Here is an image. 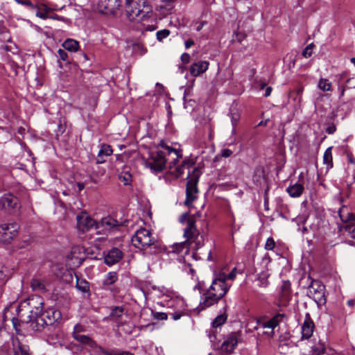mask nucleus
<instances>
[{
  "mask_svg": "<svg viewBox=\"0 0 355 355\" xmlns=\"http://www.w3.org/2000/svg\"><path fill=\"white\" fill-rule=\"evenodd\" d=\"M13 355H32L28 346L20 343L18 340L13 341Z\"/></svg>",
  "mask_w": 355,
  "mask_h": 355,
  "instance_id": "5701e85b",
  "label": "nucleus"
},
{
  "mask_svg": "<svg viewBox=\"0 0 355 355\" xmlns=\"http://www.w3.org/2000/svg\"><path fill=\"white\" fill-rule=\"evenodd\" d=\"M0 205L6 210L16 209L19 207V200L10 193L5 194L0 198Z\"/></svg>",
  "mask_w": 355,
  "mask_h": 355,
  "instance_id": "dca6fc26",
  "label": "nucleus"
},
{
  "mask_svg": "<svg viewBox=\"0 0 355 355\" xmlns=\"http://www.w3.org/2000/svg\"><path fill=\"white\" fill-rule=\"evenodd\" d=\"M271 259L268 254H266L262 259V263L266 265L268 264L270 262Z\"/></svg>",
  "mask_w": 355,
  "mask_h": 355,
  "instance_id": "603ef678",
  "label": "nucleus"
},
{
  "mask_svg": "<svg viewBox=\"0 0 355 355\" xmlns=\"http://www.w3.org/2000/svg\"><path fill=\"white\" fill-rule=\"evenodd\" d=\"M4 279H5V275H4V272L3 271L2 267L0 266V282L3 281Z\"/></svg>",
  "mask_w": 355,
  "mask_h": 355,
  "instance_id": "4d7b16f0",
  "label": "nucleus"
},
{
  "mask_svg": "<svg viewBox=\"0 0 355 355\" xmlns=\"http://www.w3.org/2000/svg\"><path fill=\"white\" fill-rule=\"evenodd\" d=\"M97 8L100 12L114 15L121 8V0H99Z\"/></svg>",
  "mask_w": 355,
  "mask_h": 355,
  "instance_id": "ddd939ff",
  "label": "nucleus"
},
{
  "mask_svg": "<svg viewBox=\"0 0 355 355\" xmlns=\"http://www.w3.org/2000/svg\"><path fill=\"white\" fill-rule=\"evenodd\" d=\"M16 1L21 5L28 6L31 9H35L36 7L32 3L30 0H16Z\"/></svg>",
  "mask_w": 355,
  "mask_h": 355,
  "instance_id": "c03bdc74",
  "label": "nucleus"
},
{
  "mask_svg": "<svg viewBox=\"0 0 355 355\" xmlns=\"http://www.w3.org/2000/svg\"><path fill=\"white\" fill-rule=\"evenodd\" d=\"M123 309L121 307L116 306L112 309L110 315L112 317L119 318L122 315Z\"/></svg>",
  "mask_w": 355,
  "mask_h": 355,
  "instance_id": "79ce46f5",
  "label": "nucleus"
},
{
  "mask_svg": "<svg viewBox=\"0 0 355 355\" xmlns=\"http://www.w3.org/2000/svg\"><path fill=\"white\" fill-rule=\"evenodd\" d=\"M236 274H237V270H236V268H234L232 269V270L231 271V272L230 274L226 275L225 282H227V280L233 281L236 278Z\"/></svg>",
  "mask_w": 355,
  "mask_h": 355,
  "instance_id": "a18cd8bd",
  "label": "nucleus"
},
{
  "mask_svg": "<svg viewBox=\"0 0 355 355\" xmlns=\"http://www.w3.org/2000/svg\"><path fill=\"white\" fill-rule=\"evenodd\" d=\"M194 44V42L192 40H188L185 41L184 46L186 49H189L191 46Z\"/></svg>",
  "mask_w": 355,
  "mask_h": 355,
  "instance_id": "864d4df0",
  "label": "nucleus"
},
{
  "mask_svg": "<svg viewBox=\"0 0 355 355\" xmlns=\"http://www.w3.org/2000/svg\"><path fill=\"white\" fill-rule=\"evenodd\" d=\"M284 317V314L278 313L269 320L263 322V327L264 328H269L273 330L279 324V322L282 321Z\"/></svg>",
  "mask_w": 355,
  "mask_h": 355,
  "instance_id": "b1692460",
  "label": "nucleus"
},
{
  "mask_svg": "<svg viewBox=\"0 0 355 355\" xmlns=\"http://www.w3.org/2000/svg\"><path fill=\"white\" fill-rule=\"evenodd\" d=\"M113 153L112 148L110 145L103 144L98 153L96 157L97 164H103L105 162V157L111 155Z\"/></svg>",
  "mask_w": 355,
  "mask_h": 355,
  "instance_id": "412c9836",
  "label": "nucleus"
},
{
  "mask_svg": "<svg viewBox=\"0 0 355 355\" xmlns=\"http://www.w3.org/2000/svg\"><path fill=\"white\" fill-rule=\"evenodd\" d=\"M72 337L77 342H78L83 345H87L92 349H94V348L99 349V347H101L100 346H98L94 340H93L90 337H89L88 336L84 335L83 334L76 335Z\"/></svg>",
  "mask_w": 355,
  "mask_h": 355,
  "instance_id": "4be33fe9",
  "label": "nucleus"
},
{
  "mask_svg": "<svg viewBox=\"0 0 355 355\" xmlns=\"http://www.w3.org/2000/svg\"><path fill=\"white\" fill-rule=\"evenodd\" d=\"M271 92H272V87H266V91H265L264 96H266V97L269 96L270 95V94H271Z\"/></svg>",
  "mask_w": 355,
  "mask_h": 355,
  "instance_id": "6e6d98bb",
  "label": "nucleus"
},
{
  "mask_svg": "<svg viewBox=\"0 0 355 355\" xmlns=\"http://www.w3.org/2000/svg\"><path fill=\"white\" fill-rule=\"evenodd\" d=\"M239 336V332H232L224 337L223 343L217 348L220 355L232 354L238 345Z\"/></svg>",
  "mask_w": 355,
  "mask_h": 355,
  "instance_id": "9d476101",
  "label": "nucleus"
},
{
  "mask_svg": "<svg viewBox=\"0 0 355 355\" xmlns=\"http://www.w3.org/2000/svg\"><path fill=\"white\" fill-rule=\"evenodd\" d=\"M269 274L267 272H262L259 275L258 280L259 281V286L266 287L268 284V278L269 277Z\"/></svg>",
  "mask_w": 355,
  "mask_h": 355,
  "instance_id": "c9c22d12",
  "label": "nucleus"
},
{
  "mask_svg": "<svg viewBox=\"0 0 355 355\" xmlns=\"http://www.w3.org/2000/svg\"><path fill=\"white\" fill-rule=\"evenodd\" d=\"M76 288L83 293L89 291V283L83 279H77Z\"/></svg>",
  "mask_w": 355,
  "mask_h": 355,
  "instance_id": "7c9ffc66",
  "label": "nucleus"
},
{
  "mask_svg": "<svg viewBox=\"0 0 355 355\" xmlns=\"http://www.w3.org/2000/svg\"><path fill=\"white\" fill-rule=\"evenodd\" d=\"M304 187L300 184H295L287 188V192L293 198L299 197L302 195Z\"/></svg>",
  "mask_w": 355,
  "mask_h": 355,
  "instance_id": "a878e982",
  "label": "nucleus"
},
{
  "mask_svg": "<svg viewBox=\"0 0 355 355\" xmlns=\"http://www.w3.org/2000/svg\"><path fill=\"white\" fill-rule=\"evenodd\" d=\"M314 329V324L311 320L309 315L306 314V318L302 325V338L301 342L311 338Z\"/></svg>",
  "mask_w": 355,
  "mask_h": 355,
  "instance_id": "f3484780",
  "label": "nucleus"
},
{
  "mask_svg": "<svg viewBox=\"0 0 355 355\" xmlns=\"http://www.w3.org/2000/svg\"><path fill=\"white\" fill-rule=\"evenodd\" d=\"M180 158L175 162V164L171 160L169 162V172L175 178L180 177L185 170L188 171V181L187 182L186 189V200L185 205H190L196 200L198 193L197 184L200 175V170L193 166L194 163L190 159H184L180 164H178Z\"/></svg>",
  "mask_w": 355,
  "mask_h": 355,
  "instance_id": "f257e3e1",
  "label": "nucleus"
},
{
  "mask_svg": "<svg viewBox=\"0 0 355 355\" xmlns=\"http://www.w3.org/2000/svg\"><path fill=\"white\" fill-rule=\"evenodd\" d=\"M170 35V31L168 29H163L156 33L157 39L162 42L164 39L166 38Z\"/></svg>",
  "mask_w": 355,
  "mask_h": 355,
  "instance_id": "e433bc0d",
  "label": "nucleus"
},
{
  "mask_svg": "<svg viewBox=\"0 0 355 355\" xmlns=\"http://www.w3.org/2000/svg\"><path fill=\"white\" fill-rule=\"evenodd\" d=\"M76 219L77 228L82 232H87L92 228L98 229L99 227L97 222L86 213H82L77 216Z\"/></svg>",
  "mask_w": 355,
  "mask_h": 355,
  "instance_id": "f8f14e48",
  "label": "nucleus"
},
{
  "mask_svg": "<svg viewBox=\"0 0 355 355\" xmlns=\"http://www.w3.org/2000/svg\"><path fill=\"white\" fill-rule=\"evenodd\" d=\"M226 274L219 272L213 279L207 292L201 297L200 306L205 309L216 304L227 293L231 284L225 282Z\"/></svg>",
  "mask_w": 355,
  "mask_h": 355,
  "instance_id": "f03ea898",
  "label": "nucleus"
},
{
  "mask_svg": "<svg viewBox=\"0 0 355 355\" xmlns=\"http://www.w3.org/2000/svg\"><path fill=\"white\" fill-rule=\"evenodd\" d=\"M86 331L85 327L80 324H76L73 327V331L72 332V336L81 334Z\"/></svg>",
  "mask_w": 355,
  "mask_h": 355,
  "instance_id": "ea45409f",
  "label": "nucleus"
},
{
  "mask_svg": "<svg viewBox=\"0 0 355 355\" xmlns=\"http://www.w3.org/2000/svg\"><path fill=\"white\" fill-rule=\"evenodd\" d=\"M180 223H187V227L184 230V237L186 239L184 242L177 244V247L187 248L191 246L193 250H198L204 245V239L196 227V220L193 218L189 216L188 212L181 214L179 218Z\"/></svg>",
  "mask_w": 355,
  "mask_h": 355,
  "instance_id": "20e7f679",
  "label": "nucleus"
},
{
  "mask_svg": "<svg viewBox=\"0 0 355 355\" xmlns=\"http://www.w3.org/2000/svg\"><path fill=\"white\" fill-rule=\"evenodd\" d=\"M119 179L125 185H128L132 182V175L128 171H123L119 175Z\"/></svg>",
  "mask_w": 355,
  "mask_h": 355,
  "instance_id": "72a5a7b5",
  "label": "nucleus"
},
{
  "mask_svg": "<svg viewBox=\"0 0 355 355\" xmlns=\"http://www.w3.org/2000/svg\"><path fill=\"white\" fill-rule=\"evenodd\" d=\"M50 18H52V19H58V16H50Z\"/></svg>",
  "mask_w": 355,
  "mask_h": 355,
  "instance_id": "69168bd1",
  "label": "nucleus"
},
{
  "mask_svg": "<svg viewBox=\"0 0 355 355\" xmlns=\"http://www.w3.org/2000/svg\"><path fill=\"white\" fill-rule=\"evenodd\" d=\"M206 24L205 21H202L199 24V25L196 27V31H200L202 27L204 26V25Z\"/></svg>",
  "mask_w": 355,
  "mask_h": 355,
  "instance_id": "13d9d810",
  "label": "nucleus"
},
{
  "mask_svg": "<svg viewBox=\"0 0 355 355\" xmlns=\"http://www.w3.org/2000/svg\"><path fill=\"white\" fill-rule=\"evenodd\" d=\"M132 243L135 248L144 250L151 246L157 247V241L150 231L140 228L132 237Z\"/></svg>",
  "mask_w": 355,
  "mask_h": 355,
  "instance_id": "0eeeda50",
  "label": "nucleus"
},
{
  "mask_svg": "<svg viewBox=\"0 0 355 355\" xmlns=\"http://www.w3.org/2000/svg\"><path fill=\"white\" fill-rule=\"evenodd\" d=\"M117 280V274L115 272H108L103 281L104 284L105 285H111L114 284Z\"/></svg>",
  "mask_w": 355,
  "mask_h": 355,
  "instance_id": "2f4dec72",
  "label": "nucleus"
},
{
  "mask_svg": "<svg viewBox=\"0 0 355 355\" xmlns=\"http://www.w3.org/2000/svg\"><path fill=\"white\" fill-rule=\"evenodd\" d=\"M331 147L328 148L323 155V163L327 165V168H331L333 166V157L331 153Z\"/></svg>",
  "mask_w": 355,
  "mask_h": 355,
  "instance_id": "cd10ccee",
  "label": "nucleus"
},
{
  "mask_svg": "<svg viewBox=\"0 0 355 355\" xmlns=\"http://www.w3.org/2000/svg\"><path fill=\"white\" fill-rule=\"evenodd\" d=\"M127 220L119 221L116 219L108 216L101 220V225L110 232L119 231L120 227L126 225Z\"/></svg>",
  "mask_w": 355,
  "mask_h": 355,
  "instance_id": "2eb2a0df",
  "label": "nucleus"
},
{
  "mask_svg": "<svg viewBox=\"0 0 355 355\" xmlns=\"http://www.w3.org/2000/svg\"><path fill=\"white\" fill-rule=\"evenodd\" d=\"M19 225L16 223L0 225V243H10L18 233Z\"/></svg>",
  "mask_w": 355,
  "mask_h": 355,
  "instance_id": "9b49d317",
  "label": "nucleus"
},
{
  "mask_svg": "<svg viewBox=\"0 0 355 355\" xmlns=\"http://www.w3.org/2000/svg\"><path fill=\"white\" fill-rule=\"evenodd\" d=\"M265 87V84H264V83H263V84H261V89H263V87Z\"/></svg>",
  "mask_w": 355,
  "mask_h": 355,
  "instance_id": "774afa93",
  "label": "nucleus"
},
{
  "mask_svg": "<svg viewBox=\"0 0 355 355\" xmlns=\"http://www.w3.org/2000/svg\"><path fill=\"white\" fill-rule=\"evenodd\" d=\"M99 351L106 355H135L128 351H122L120 352H114V350L106 351L103 347H99Z\"/></svg>",
  "mask_w": 355,
  "mask_h": 355,
  "instance_id": "473e14b6",
  "label": "nucleus"
},
{
  "mask_svg": "<svg viewBox=\"0 0 355 355\" xmlns=\"http://www.w3.org/2000/svg\"><path fill=\"white\" fill-rule=\"evenodd\" d=\"M50 11V8H47L46 6H44L42 8H37L36 16L43 19L50 18V16L49 15V12Z\"/></svg>",
  "mask_w": 355,
  "mask_h": 355,
  "instance_id": "c756f323",
  "label": "nucleus"
},
{
  "mask_svg": "<svg viewBox=\"0 0 355 355\" xmlns=\"http://www.w3.org/2000/svg\"><path fill=\"white\" fill-rule=\"evenodd\" d=\"M301 345L303 355H322L325 352L324 343L315 338L304 340Z\"/></svg>",
  "mask_w": 355,
  "mask_h": 355,
  "instance_id": "1a4fd4ad",
  "label": "nucleus"
},
{
  "mask_svg": "<svg viewBox=\"0 0 355 355\" xmlns=\"http://www.w3.org/2000/svg\"><path fill=\"white\" fill-rule=\"evenodd\" d=\"M291 299V284L284 282L275 303L280 308L286 307L288 306Z\"/></svg>",
  "mask_w": 355,
  "mask_h": 355,
  "instance_id": "4468645a",
  "label": "nucleus"
},
{
  "mask_svg": "<svg viewBox=\"0 0 355 355\" xmlns=\"http://www.w3.org/2000/svg\"><path fill=\"white\" fill-rule=\"evenodd\" d=\"M122 257V252L117 248H113L105 257V263L108 266H112L119 262Z\"/></svg>",
  "mask_w": 355,
  "mask_h": 355,
  "instance_id": "6ab92c4d",
  "label": "nucleus"
},
{
  "mask_svg": "<svg viewBox=\"0 0 355 355\" xmlns=\"http://www.w3.org/2000/svg\"><path fill=\"white\" fill-rule=\"evenodd\" d=\"M44 300L39 295H32L21 302L17 308L18 316L26 322L35 321L43 311Z\"/></svg>",
  "mask_w": 355,
  "mask_h": 355,
  "instance_id": "39448f33",
  "label": "nucleus"
},
{
  "mask_svg": "<svg viewBox=\"0 0 355 355\" xmlns=\"http://www.w3.org/2000/svg\"><path fill=\"white\" fill-rule=\"evenodd\" d=\"M349 218L351 220H355V214H350L349 216Z\"/></svg>",
  "mask_w": 355,
  "mask_h": 355,
  "instance_id": "bf43d9fd",
  "label": "nucleus"
},
{
  "mask_svg": "<svg viewBox=\"0 0 355 355\" xmlns=\"http://www.w3.org/2000/svg\"><path fill=\"white\" fill-rule=\"evenodd\" d=\"M243 38V35H239L238 37V40L241 42Z\"/></svg>",
  "mask_w": 355,
  "mask_h": 355,
  "instance_id": "e2e57ef3",
  "label": "nucleus"
},
{
  "mask_svg": "<svg viewBox=\"0 0 355 355\" xmlns=\"http://www.w3.org/2000/svg\"><path fill=\"white\" fill-rule=\"evenodd\" d=\"M275 247V242L272 237H269L267 239L266 242L265 243V249L266 250H272Z\"/></svg>",
  "mask_w": 355,
  "mask_h": 355,
  "instance_id": "a19ab883",
  "label": "nucleus"
},
{
  "mask_svg": "<svg viewBox=\"0 0 355 355\" xmlns=\"http://www.w3.org/2000/svg\"><path fill=\"white\" fill-rule=\"evenodd\" d=\"M153 317L158 320H166L168 318V315L163 312H155L153 313Z\"/></svg>",
  "mask_w": 355,
  "mask_h": 355,
  "instance_id": "37998d69",
  "label": "nucleus"
},
{
  "mask_svg": "<svg viewBox=\"0 0 355 355\" xmlns=\"http://www.w3.org/2000/svg\"><path fill=\"white\" fill-rule=\"evenodd\" d=\"M232 151L228 148H224L221 150L220 152V155L223 157H230L232 155Z\"/></svg>",
  "mask_w": 355,
  "mask_h": 355,
  "instance_id": "49530a36",
  "label": "nucleus"
},
{
  "mask_svg": "<svg viewBox=\"0 0 355 355\" xmlns=\"http://www.w3.org/2000/svg\"><path fill=\"white\" fill-rule=\"evenodd\" d=\"M314 44L313 43L309 44L302 51V55L307 58L312 55L313 50L314 48Z\"/></svg>",
  "mask_w": 355,
  "mask_h": 355,
  "instance_id": "4c0bfd02",
  "label": "nucleus"
},
{
  "mask_svg": "<svg viewBox=\"0 0 355 355\" xmlns=\"http://www.w3.org/2000/svg\"><path fill=\"white\" fill-rule=\"evenodd\" d=\"M344 92H345V89L343 88L342 91H341V96H343L344 95Z\"/></svg>",
  "mask_w": 355,
  "mask_h": 355,
  "instance_id": "338daca9",
  "label": "nucleus"
},
{
  "mask_svg": "<svg viewBox=\"0 0 355 355\" xmlns=\"http://www.w3.org/2000/svg\"><path fill=\"white\" fill-rule=\"evenodd\" d=\"M239 119H240L239 113L237 112H233L232 111H231V120H232V126H233V129H232L233 132L235 131V127H236V123Z\"/></svg>",
  "mask_w": 355,
  "mask_h": 355,
  "instance_id": "58836bf2",
  "label": "nucleus"
},
{
  "mask_svg": "<svg viewBox=\"0 0 355 355\" xmlns=\"http://www.w3.org/2000/svg\"><path fill=\"white\" fill-rule=\"evenodd\" d=\"M181 61L184 64H187L190 61V55L187 53H184L181 55Z\"/></svg>",
  "mask_w": 355,
  "mask_h": 355,
  "instance_id": "de8ad7c7",
  "label": "nucleus"
},
{
  "mask_svg": "<svg viewBox=\"0 0 355 355\" xmlns=\"http://www.w3.org/2000/svg\"><path fill=\"white\" fill-rule=\"evenodd\" d=\"M62 318L60 311L53 308L42 311L41 315L35 321L32 322L31 327L35 331H41L45 325L53 324L58 322Z\"/></svg>",
  "mask_w": 355,
  "mask_h": 355,
  "instance_id": "6e6552de",
  "label": "nucleus"
},
{
  "mask_svg": "<svg viewBox=\"0 0 355 355\" xmlns=\"http://www.w3.org/2000/svg\"><path fill=\"white\" fill-rule=\"evenodd\" d=\"M31 286L35 291H44L46 289L44 282L42 279L37 278L32 279L31 282Z\"/></svg>",
  "mask_w": 355,
  "mask_h": 355,
  "instance_id": "bb28decb",
  "label": "nucleus"
},
{
  "mask_svg": "<svg viewBox=\"0 0 355 355\" xmlns=\"http://www.w3.org/2000/svg\"><path fill=\"white\" fill-rule=\"evenodd\" d=\"M64 49L71 51L76 52L79 49V42L73 39H67L62 44Z\"/></svg>",
  "mask_w": 355,
  "mask_h": 355,
  "instance_id": "393cba45",
  "label": "nucleus"
},
{
  "mask_svg": "<svg viewBox=\"0 0 355 355\" xmlns=\"http://www.w3.org/2000/svg\"><path fill=\"white\" fill-rule=\"evenodd\" d=\"M58 55L60 56V58L62 60H66L68 58V55L67 53L64 51V50H62V49H59L58 51Z\"/></svg>",
  "mask_w": 355,
  "mask_h": 355,
  "instance_id": "09e8293b",
  "label": "nucleus"
},
{
  "mask_svg": "<svg viewBox=\"0 0 355 355\" xmlns=\"http://www.w3.org/2000/svg\"><path fill=\"white\" fill-rule=\"evenodd\" d=\"M227 320V316L225 314L218 315L212 322V326L215 328L220 327L225 323Z\"/></svg>",
  "mask_w": 355,
  "mask_h": 355,
  "instance_id": "f704fd0d",
  "label": "nucleus"
},
{
  "mask_svg": "<svg viewBox=\"0 0 355 355\" xmlns=\"http://www.w3.org/2000/svg\"><path fill=\"white\" fill-rule=\"evenodd\" d=\"M181 157L180 151L162 142L156 153L152 154L151 157L146 162V165L155 172H160L165 168L167 163L169 165L171 160L175 164Z\"/></svg>",
  "mask_w": 355,
  "mask_h": 355,
  "instance_id": "7ed1b4c3",
  "label": "nucleus"
},
{
  "mask_svg": "<svg viewBox=\"0 0 355 355\" xmlns=\"http://www.w3.org/2000/svg\"><path fill=\"white\" fill-rule=\"evenodd\" d=\"M5 188L2 183L0 182V192L4 191Z\"/></svg>",
  "mask_w": 355,
  "mask_h": 355,
  "instance_id": "680f3d73",
  "label": "nucleus"
},
{
  "mask_svg": "<svg viewBox=\"0 0 355 355\" xmlns=\"http://www.w3.org/2000/svg\"><path fill=\"white\" fill-rule=\"evenodd\" d=\"M351 62L355 64V58H351Z\"/></svg>",
  "mask_w": 355,
  "mask_h": 355,
  "instance_id": "0e129e2a",
  "label": "nucleus"
},
{
  "mask_svg": "<svg viewBox=\"0 0 355 355\" xmlns=\"http://www.w3.org/2000/svg\"><path fill=\"white\" fill-rule=\"evenodd\" d=\"M318 86L322 92L331 91V83L326 78H321L318 82Z\"/></svg>",
  "mask_w": 355,
  "mask_h": 355,
  "instance_id": "c85d7f7f",
  "label": "nucleus"
},
{
  "mask_svg": "<svg viewBox=\"0 0 355 355\" xmlns=\"http://www.w3.org/2000/svg\"><path fill=\"white\" fill-rule=\"evenodd\" d=\"M76 248H73L71 250L70 254L67 255V257L71 259H78V257H75V255H74V254L76 253Z\"/></svg>",
  "mask_w": 355,
  "mask_h": 355,
  "instance_id": "5fc2aeb1",
  "label": "nucleus"
},
{
  "mask_svg": "<svg viewBox=\"0 0 355 355\" xmlns=\"http://www.w3.org/2000/svg\"><path fill=\"white\" fill-rule=\"evenodd\" d=\"M209 63L207 61L200 60L193 63L190 67V73L194 77H197L205 72L209 67Z\"/></svg>",
  "mask_w": 355,
  "mask_h": 355,
  "instance_id": "a211bd4d",
  "label": "nucleus"
},
{
  "mask_svg": "<svg viewBox=\"0 0 355 355\" xmlns=\"http://www.w3.org/2000/svg\"><path fill=\"white\" fill-rule=\"evenodd\" d=\"M336 128L334 125H329L326 128V132L328 134H334L336 132Z\"/></svg>",
  "mask_w": 355,
  "mask_h": 355,
  "instance_id": "3c124183",
  "label": "nucleus"
},
{
  "mask_svg": "<svg viewBox=\"0 0 355 355\" xmlns=\"http://www.w3.org/2000/svg\"><path fill=\"white\" fill-rule=\"evenodd\" d=\"M78 187L79 190H82L84 188V184L82 183H78Z\"/></svg>",
  "mask_w": 355,
  "mask_h": 355,
  "instance_id": "052dcab7",
  "label": "nucleus"
},
{
  "mask_svg": "<svg viewBox=\"0 0 355 355\" xmlns=\"http://www.w3.org/2000/svg\"><path fill=\"white\" fill-rule=\"evenodd\" d=\"M324 287L318 282H313L309 288V293L315 300H320L324 295Z\"/></svg>",
  "mask_w": 355,
  "mask_h": 355,
  "instance_id": "aec40b11",
  "label": "nucleus"
},
{
  "mask_svg": "<svg viewBox=\"0 0 355 355\" xmlns=\"http://www.w3.org/2000/svg\"><path fill=\"white\" fill-rule=\"evenodd\" d=\"M126 13L130 21H143L150 17L151 6L147 0H125Z\"/></svg>",
  "mask_w": 355,
  "mask_h": 355,
  "instance_id": "423d86ee",
  "label": "nucleus"
},
{
  "mask_svg": "<svg viewBox=\"0 0 355 355\" xmlns=\"http://www.w3.org/2000/svg\"><path fill=\"white\" fill-rule=\"evenodd\" d=\"M169 315L173 318V320H178L182 317L183 313H182V312L180 311V312L171 313Z\"/></svg>",
  "mask_w": 355,
  "mask_h": 355,
  "instance_id": "8fccbe9b",
  "label": "nucleus"
}]
</instances>
